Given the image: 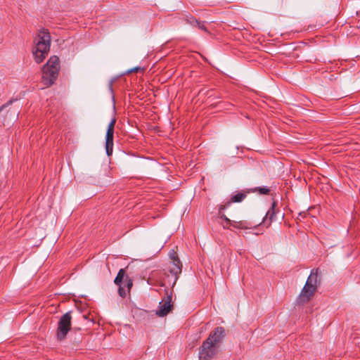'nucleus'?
<instances>
[{
  "instance_id": "f257e3e1",
  "label": "nucleus",
  "mask_w": 360,
  "mask_h": 360,
  "mask_svg": "<svg viewBox=\"0 0 360 360\" xmlns=\"http://www.w3.org/2000/svg\"><path fill=\"white\" fill-rule=\"evenodd\" d=\"M32 53L37 63H41L48 56L51 46V36L46 29L40 30L35 37Z\"/></svg>"
},
{
  "instance_id": "f03ea898",
  "label": "nucleus",
  "mask_w": 360,
  "mask_h": 360,
  "mask_svg": "<svg viewBox=\"0 0 360 360\" xmlns=\"http://www.w3.org/2000/svg\"><path fill=\"white\" fill-rule=\"evenodd\" d=\"M60 60L56 56L50 57L42 68V82L46 86H51L57 79L60 71Z\"/></svg>"
},
{
  "instance_id": "7ed1b4c3",
  "label": "nucleus",
  "mask_w": 360,
  "mask_h": 360,
  "mask_svg": "<svg viewBox=\"0 0 360 360\" xmlns=\"http://www.w3.org/2000/svg\"><path fill=\"white\" fill-rule=\"evenodd\" d=\"M320 283L318 276V270L313 269L310 275L307 278L306 283L302 288L301 293L298 297L299 302H307L314 295L317 285Z\"/></svg>"
},
{
  "instance_id": "20e7f679",
  "label": "nucleus",
  "mask_w": 360,
  "mask_h": 360,
  "mask_svg": "<svg viewBox=\"0 0 360 360\" xmlns=\"http://www.w3.org/2000/svg\"><path fill=\"white\" fill-rule=\"evenodd\" d=\"M71 312L68 311L63 314L58 323V328H57V339L58 340H63L65 338L67 334L71 329Z\"/></svg>"
},
{
  "instance_id": "39448f33",
  "label": "nucleus",
  "mask_w": 360,
  "mask_h": 360,
  "mask_svg": "<svg viewBox=\"0 0 360 360\" xmlns=\"http://www.w3.org/2000/svg\"><path fill=\"white\" fill-rule=\"evenodd\" d=\"M218 349L219 347L214 345L212 342L205 340L199 348V359L210 360L217 354Z\"/></svg>"
},
{
  "instance_id": "423d86ee",
  "label": "nucleus",
  "mask_w": 360,
  "mask_h": 360,
  "mask_svg": "<svg viewBox=\"0 0 360 360\" xmlns=\"http://www.w3.org/2000/svg\"><path fill=\"white\" fill-rule=\"evenodd\" d=\"M12 103L13 101L11 100L0 108V114L1 112H4V115H3L4 122L15 120L18 117L20 113L19 108L11 107Z\"/></svg>"
},
{
  "instance_id": "0eeeda50",
  "label": "nucleus",
  "mask_w": 360,
  "mask_h": 360,
  "mask_svg": "<svg viewBox=\"0 0 360 360\" xmlns=\"http://www.w3.org/2000/svg\"><path fill=\"white\" fill-rule=\"evenodd\" d=\"M116 119L114 117L108 124L105 136V150L108 156H110L113 151V138Z\"/></svg>"
},
{
  "instance_id": "6e6552de",
  "label": "nucleus",
  "mask_w": 360,
  "mask_h": 360,
  "mask_svg": "<svg viewBox=\"0 0 360 360\" xmlns=\"http://www.w3.org/2000/svg\"><path fill=\"white\" fill-rule=\"evenodd\" d=\"M225 335V329L223 327L219 326L217 327L213 331H212L209 337L205 340L212 342L214 345L219 347Z\"/></svg>"
},
{
  "instance_id": "1a4fd4ad",
  "label": "nucleus",
  "mask_w": 360,
  "mask_h": 360,
  "mask_svg": "<svg viewBox=\"0 0 360 360\" xmlns=\"http://www.w3.org/2000/svg\"><path fill=\"white\" fill-rule=\"evenodd\" d=\"M172 297L167 296L159 303L158 309L156 311V315L160 317H164L169 314L173 306L171 304Z\"/></svg>"
},
{
  "instance_id": "9d476101",
  "label": "nucleus",
  "mask_w": 360,
  "mask_h": 360,
  "mask_svg": "<svg viewBox=\"0 0 360 360\" xmlns=\"http://www.w3.org/2000/svg\"><path fill=\"white\" fill-rule=\"evenodd\" d=\"M181 20L185 21L186 23L190 24L193 27H198L200 30L207 31V28L204 24H201L193 16L188 13H181Z\"/></svg>"
},
{
  "instance_id": "9b49d317",
  "label": "nucleus",
  "mask_w": 360,
  "mask_h": 360,
  "mask_svg": "<svg viewBox=\"0 0 360 360\" xmlns=\"http://www.w3.org/2000/svg\"><path fill=\"white\" fill-rule=\"evenodd\" d=\"M277 206V202L274 201L271 204V208L268 210L266 212L264 219L263 222L267 223V226H269L273 221L276 219V207Z\"/></svg>"
},
{
  "instance_id": "f8f14e48",
  "label": "nucleus",
  "mask_w": 360,
  "mask_h": 360,
  "mask_svg": "<svg viewBox=\"0 0 360 360\" xmlns=\"http://www.w3.org/2000/svg\"><path fill=\"white\" fill-rule=\"evenodd\" d=\"M126 272H125V270L124 269H120V271H118V274L117 275V276L115 277V281H114V283L117 285H122V281L126 279Z\"/></svg>"
},
{
  "instance_id": "ddd939ff",
  "label": "nucleus",
  "mask_w": 360,
  "mask_h": 360,
  "mask_svg": "<svg viewBox=\"0 0 360 360\" xmlns=\"http://www.w3.org/2000/svg\"><path fill=\"white\" fill-rule=\"evenodd\" d=\"M252 192H258L261 195H268L270 192L269 188L266 186L255 187L251 190Z\"/></svg>"
},
{
  "instance_id": "4468645a",
  "label": "nucleus",
  "mask_w": 360,
  "mask_h": 360,
  "mask_svg": "<svg viewBox=\"0 0 360 360\" xmlns=\"http://www.w3.org/2000/svg\"><path fill=\"white\" fill-rule=\"evenodd\" d=\"M245 197H246V195L245 193H237L232 196L231 202H240L243 201Z\"/></svg>"
},
{
  "instance_id": "2eb2a0df",
  "label": "nucleus",
  "mask_w": 360,
  "mask_h": 360,
  "mask_svg": "<svg viewBox=\"0 0 360 360\" xmlns=\"http://www.w3.org/2000/svg\"><path fill=\"white\" fill-rule=\"evenodd\" d=\"M118 287H119V288H118L119 295L121 297L124 298L127 296L126 290H124V287L122 285H118Z\"/></svg>"
},
{
  "instance_id": "dca6fc26",
  "label": "nucleus",
  "mask_w": 360,
  "mask_h": 360,
  "mask_svg": "<svg viewBox=\"0 0 360 360\" xmlns=\"http://www.w3.org/2000/svg\"><path fill=\"white\" fill-rule=\"evenodd\" d=\"M125 281L127 282V288L128 291H129L133 285V281L128 276H126Z\"/></svg>"
},
{
  "instance_id": "f3484780",
  "label": "nucleus",
  "mask_w": 360,
  "mask_h": 360,
  "mask_svg": "<svg viewBox=\"0 0 360 360\" xmlns=\"http://www.w3.org/2000/svg\"><path fill=\"white\" fill-rule=\"evenodd\" d=\"M169 255L174 259V262H177V264H176V265L178 266V268L180 269V267L179 266V264L180 263V262L178 259L177 254L176 252H170Z\"/></svg>"
},
{
  "instance_id": "a211bd4d",
  "label": "nucleus",
  "mask_w": 360,
  "mask_h": 360,
  "mask_svg": "<svg viewBox=\"0 0 360 360\" xmlns=\"http://www.w3.org/2000/svg\"><path fill=\"white\" fill-rule=\"evenodd\" d=\"M221 219H224V220L226 221V224H231V220H230L229 219H228V218L226 217V215H224V214H222V215L221 216Z\"/></svg>"
},
{
  "instance_id": "6ab92c4d",
  "label": "nucleus",
  "mask_w": 360,
  "mask_h": 360,
  "mask_svg": "<svg viewBox=\"0 0 360 360\" xmlns=\"http://www.w3.org/2000/svg\"><path fill=\"white\" fill-rule=\"evenodd\" d=\"M140 70H141L140 67H136V68L131 69V70H129V72H138Z\"/></svg>"
},
{
  "instance_id": "aec40b11",
  "label": "nucleus",
  "mask_w": 360,
  "mask_h": 360,
  "mask_svg": "<svg viewBox=\"0 0 360 360\" xmlns=\"http://www.w3.org/2000/svg\"><path fill=\"white\" fill-rule=\"evenodd\" d=\"M230 204H231V202H229L227 206H229ZM226 208V205H221L219 207V212H221V211L225 210Z\"/></svg>"
}]
</instances>
